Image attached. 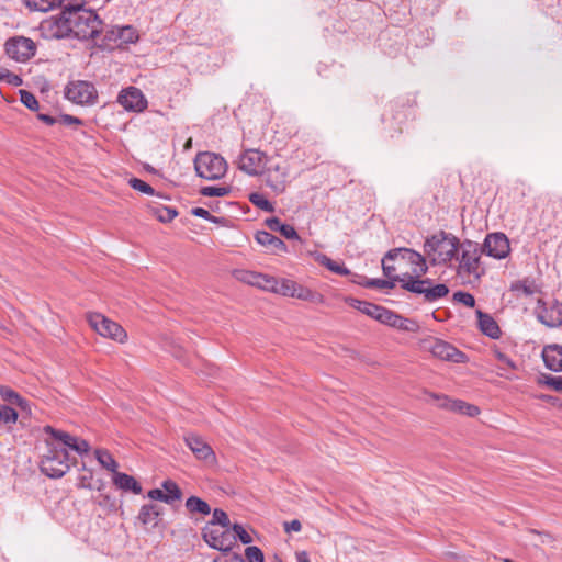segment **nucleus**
Wrapping results in <instances>:
<instances>
[{"mask_svg":"<svg viewBox=\"0 0 562 562\" xmlns=\"http://www.w3.org/2000/svg\"><path fill=\"white\" fill-rule=\"evenodd\" d=\"M60 12L52 15L41 23V30L47 37L89 40L102 32V21L98 14L83 8L82 4L66 3L59 0Z\"/></svg>","mask_w":562,"mask_h":562,"instance_id":"nucleus-1","label":"nucleus"},{"mask_svg":"<svg viewBox=\"0 0 562 562\" xmlns=\"http://www.w3.org/2000/svg\"><path fill=\"white\" fill-rule=\"evenodd\" d=\"M460 244L454 235L440 231L426 239L424 251L432 265L447 263L456 257Z\"/></svg>","mask_w":562,"mask_h":562,"instance_id":"nucleus-2","label":"nucleus"},{"mask_svg":"<svg viewBox=\"0 0 562 562\" xmlns=\"http://www.w3.org/2000/svg\"><path fill=\"white\" fill-rule=\"evenodd\" d=\"M400 283L404 290L423 295L424 301L428 303H434L449 294V288L446 284H435L429 278H401Z\"/></svg>","mask_w":562,"mask_h":562,"instance_id":"nucleus-3","label":"nucleus"},{"mask_svg":"<svg viewBox=\"0 0 562 562\" xmlns=\"http://www.w3.org/2000/svg\"><path fill=\"white\" fill-rule=\"evenodd\" d=\"M47 447V452L41 460V471L48 477L59 479L70 469L69 454L65 448H58L48 441Z\"/></svg>","mask_w":562,"mask_h":562,"instance_id":"nucleus-4","label":"nucleus"},{"mask_svg":"<svg viewBox=\"0 0 562 562\" xmlns=\"http://www.w3.org/2000/svg\"><path fill=\"white\" fill-rule=\"evenodd\" d=\"M459 247L461 248L459 273L479 280L484 273V269L480 266L481 254L484 252L482 247L468 239L462 241Z\"/></svg>","mask_w":562,"mask_h":562,"instance_id":"nucleus-5","label":"nucleus"},{"mask_svg":"<svg viewBox=\"0 0 562 562\" xmlns=\"http://www.w3.org/2000/svg\"><path fill=\"white\" fill-rule=\"evenodd\" d=\"M196 175L206 180H216L226 173L227 164L225 159L214 153H201L194 159Z\"/></svg>","mask_w":562,"mask_h":562,"instance_id":"nucleus-6","label":"nucleus"},{"mask_svg":"<svg viewBox=\"0 0 562 562\" xmlns=\"http://www.w3.org/2000/svg\"><path fill=\"white\" fill-rule=\"evenodd\" d=\"M88 322L100 336L111 338L121 344L127 339V334L120 324L106 318L100 313L88 314Z\"/></svg>","mask_w":562,"mask_h":562,"instance_id":"nucleus-7","label":"nucleus"},{"mask_svg":"<svg viewBox=\"0 0 562 562\" xmlns=\"http://www.w3.org/2000/svg\"><path fill=\"white\" fill-rule=\"evenodd\" d=\"M5 53L19 63H25L36 54V44L25 36L10 37L4 44Z\"/></svg>","mask_w":562,"mask_h":562,"instance_id":"nucleus-8","label":"nucleus"},{"mask_svg":"<svg viewBox=\"0 0 562 562\" xmlns=\"http://www.w3.org/2000/svg\"><path fill=\"white\" fill-rule=\"evenodd\" d=\"M65 97L77 104H92L97 100V90L89 81H70L65 88Z\"/></svg>","mask_w":562,"mask_h":562,"instance_id":"nucleus-9","label":"nucleus"},{"mask_svg":"<svg viewBox=\"0 0 562 562\" xmlns=\"http://www.w3.org/2000/svg\"><path fill=\"white\" fill-rule=\"evenodd\" d=\"M204 541L213 549L223 552H228L236 543V536H233L231 527L223 528H211L205 526L202 530Z\"/></svg>","mask_w":562,"mask_h":562,"instance_id":"nucleus-10","label":"nucleus"},{"mask_svg":"<svg viewBox=\"0 0 562 562\" xmlns=\"http://www.w3.org/2000/svg\"><path fill=\"white\" fill-rule=\"evenodd\" d=\"M43 431L49 435L53 439L59 441L66 449L69 448L76 451L78 454L88 453L90 450V445L87 440L75 437L66 431L55 429L54 427L46 425L43 428Z\"/></svg>","mask_w":562,"mask_h":562,"instance_id":"nucleus-11","label":"nucleus"},{"mask_svg":"<svg viewBox=\"0 0 562 562\" xmlns=\"http://www.w3.org/2000/svg\"><path fill=\"white\" fill-rule=\"evenodd\" d=\"M482 249L490 257L504 259L510 251L509 240L504 233L487 234Z\"/></svg>","mask_w":562,"mask_h":562,"instance_id":"nucleus-12","label":"nucleus"},{"mask_svg":"<svg viewBox=\"0 0 562 562\" xmlns=\"http://www.w3.org/2000/svg\"><path fill=\"white\" fill-rule=\"evenodd\" d=\"M184 442L198 460H201L206 464H215V452L202 437L196 434L189 432L184 436Z\"/></svg>","mask_w":562,"mask_h":562,"instance_id":"nucleus-13","label":"nucleus"},{"mask_svg":"<svg viewBox=\"0 0 562 562\" xmlns=\"http://www.w3.org/2000/svg\"><path fill=\"white\" fill-rule=\"evenodd\" d=\"M117 103L130 112H143L147 108V99L136 87H127L117 95Z\"/></svg>","mask_w":562,"mask_h":562,"instance_id":"nucleus-14","label":"nucleus"},{"mask_svg":"<svg viewBox=\"0 0 562 562\" xmlns=\"http://www.w3.org/2000/svg\"><path fill=\"white\" fill-rule=\"evenodd\" d=\"M266 154L258 149H247L239 155L238 168L249 176H257L266 165Z\"/></svg>","mask_w":562,"mask_h":562,"instance_id":"nucleus-15","label":"nucleus"},{"mask_svg":"<svg viewBox=\"0 0 562 562\" xmlns=\"http://www.w3.org/2000/svg\"><path fill=\"white\" fill-rule=\"evenodd\" d=\"M266 184L276 193L280 194L285 191L288 183V168L280 164L270 162L265 170Z\"/></svg>","mask_w":562,"mask_h":562,"instance_id":"nucleus-16","label":"nucleus"},{"mask_svg":"<svg viewBox=\"0 0 562 562\" xmlns=\"http://www.w3.org/2000/svg\"><path fill=\"white\" fill-rule=\"evenodd\" d=\"M428 349L434 357L445 361L460 363L463 362L465 358L462 351L457 349L453 345L441 339H431L429 341Z\"/></svg>","mask_w":562,"mask_h":562,"instance_id":"nucleus-17","label":"nucleus"},{"mask_svg":"<svg viewBox=\"0 0 562 562\" xmlns=\"http://www.w3.org/2000/svg\"><path fill=\"white\" fill-rule=\"evenodd\" d=\"M542 359L546 367L553 372H562V346L547 345L542 349Z\"/></svg>","mask_w":562,"mask_h":562,"instance_id":"nucleus-18","label":"nucleus"},{"mask_svg":"<svg viewBox=\"0 0 562 562\" xmlns=\"http://www.w3.org/2000/svg\"><path fill=\"white\" fill-rule=\"evenodd\" d=\"M255 239L258 244L267 247L271 251L279 254L286 251V245L279 237L272 235L266 231H258L255 235Z\"/></svg>","mask_w":562,"mask_h":562,"instance_id":"nucleus-19","label":"nucleus"},{"mask_svg":"<svg viewBox=\"0 0 562 562\" xmlns=\"http://www.w3.org/2000/svg\"><path fill=\"white\" fill-rule=\"evenodd\" d=\"M479 327L481 331L492 339H497L501 336V328L495 319L482 311H476Z\"/></svg>","mask_w":562,"mask_h":562,"instance_id":"nucleus-20","label":"nucleus"},{"mask_svg":"<svg viewBox=\"0 0 562 562\" xmlns=\"http://www.w3.org/2000/svg\"><path fill=\"white\" fill-rule=\"evenodd\" d=\"M113 483L117 488L124 492H132L136 495L142 493L140 484L132 475L126 473L115 472Z\"/></svg>","mask_w":562,"mask_h":562,"instance_id":"nucleus-21","label":"nucleus"},{"mask_svg":"<svg viewBox=\"0 0 562 562\" xmlns=\"http://www.w3.org/2000/svg\"><path fill=\"white\" fill-rule=\"evenodd\" d=\"M266 226L272 231L280 233L286 239H300V236L292 225L284 224L279 217H269L265 221Z\"/></svg>","mask_w":562,"mask_h":562,"instance_id":"nucleus-22","label":"nucleus"},{"mask_svg":"<svg viewBox=\"0 0 562 562\" xmlns=\"http://www.w3.org/2000/svg\"><path fill=\"white\" fill-rule=\"evenodd\" d=\"M161 513V508L158 505L145 504L139 509L138 519L145 526L150 525L156 527Z\"/></svg>","mask_w":562,"mask_h":562,"instance_id":"nucleus-23","label":"nucleus"},{"mask_svg":"<svg viewBox=\"0 0 562 562\" xmlns=\"http://www.w3.org/2000/svg\"><path fill=\"white\" fill-rule=\"evenodd\" d=\"M402 259L409 263L413 259L422 260V254L411 248H394L385 254V259Z\"/></svg>","mask_w":562,"mask_h":562,"instance_id":"nucleus-24","label":"nucleus"},{"mask_svg":"<svg viewBox=\"0 0 562 562\" xmlns=\"http://www.w3.org/2000/svg\"><path fill=\"white\" fill-rule=\"evenodd\" d=\"M402 259L409 263L413 259L422 260V254L411 248H394L385 254V259Z\"/></svg>","mask_w":562,"mask_h":562,"instance_id":"nucleus-25","label":"nucleus"},{"mask_svg":"<svg viewBox=\"0 0 562 562\" xmlns=\"http://www.w3.org/2000/svg\"><path fill=\"white\" fill-rule=\"evenodd\" d=\"M186 508L190 514H201L204 516L211 514L210 505L198 496H190L186 501Z\"/></svg>","mask_w":562,"mask_h":562,"instance_id":"nucleus-26","label":"nucleus"},{"mask_svg":"<svg viewBox=\"0 0 562 562\" xmlns=\"http://www.w3.org/2000/svg\"><path fill=\"white\" fill-rule=\"evenodd\" d=\"M350 305L360 311L361 313L370 316L371 318L373 319H376V314L379 313L380 311V305H376L374 303H370V302H366V301H360V300H357V299H351L350 300Z\"/></svg>","mask_w":562,"mask_h":562,"instance_id":"nucleus-27","label":"nucleus"},{"mask_svg":"<svg viewBox=\"0 0 562 562\" xmlns=\"http://www.w3.org/2000/svg\"><path fill=\"white\" fill-rule=\"evenodd\" d=\"M392 327L407 333H417L420 328L416 321L403 317L398 314L395 315Z\"/></svg>","mask_w":562,"mask_h":562,"instance_id":"nucleus-28","label":"nucleus"},{"mask_svg":"<svg viewBox=\"0 0 562 562\" xmlns=\"http://www.w3.org/2000/svg\"><path fill=\"white\" fill-rule=\"evenodd\" d=\"M115 32L119 33V46L124 44H132L138 40L137 31L131 25L119 26V30Z\"/></svg>","mask_w":562,"mask_h":562,"instance_id":"nucleus-29","label":"nucleus"},{"mask_svg":"<svg viewBox=\"0 0 562 562\" xmlns=\"http://www.w3.org/2000/svg\"><path fill=\"white\" fill-rule=\"evenodd\" d=\"M411 265V272L404 273L403 278H422L425 276L428 271V266L426 263L425 257L422 255V260L413 259L409 261Z\"/></svg>","mask_w":562,"mask_h":562,"instance_id":"nucleus-30","label":"nucleus"},{"mask_svg":"<svg viewBox=\"0 0 562 562\" xmlns=\"http://www.w3.org/2000/svg\"><path fill=\"white\" fill-rule=\"evenodd\" d=\"M95 458L99 461V463L106 470H110L113 473L117 472V462L114 460V458L108 450L97 449Z\"/></svg>","mask_w":562,"mask_h":562,"instance_id":"nucleus-31","label":"nucleus"},{"mask_svg":"<svg viewBox=\"0 0 562 562\" xmlns=\"http://www.w3.org/2000/svg\"><path fill=\"white\" fill-rule=\"evenodd\" d=\"M165 495L167 496L168 504H171L173 501H179L182 497V492L178 484L171 480H166L161 484Z\"/></svg>","mask_w":562,"mask_h":562,"instance_id":"nucleus-32","label":"nucleus"},{"mask_svg":"<svg viewBox=\"0 0 562 562\" xmlns=\"http://www.w3.org/2000/svg\"><path fill=\"white\" fill-rule=\"evenodd\" d=\"M221 526L222 528L231 527V521L226 512L221 508H215L212 513V519L205 525L211 526V528H216V526Z\"/></svg>","mask_w":562,"mask_h":562,"instance_id":"nucleus-33","label":"nucleus"},{"mask_svg":"<svg viewBox=\"0 0 562 562\" xmlns=\"http://www.w3.org/2000/svg\"><path fill=\"white\" fill-rule=\"evenodd\" d=\"M151 211L161 223H170L178 215L177 210L170 206H157L153 207Z\"/></svg>","mask_w":562,"mask_h":562,"instance_id":"nucleus-34","label":"nucleus"},{"mask_svg":"<svg viewBox=\"0 0 562 562\" xmlns=\"http://www.w3.org/2000/svg\"><path fill=\"white\" fill-rule=\"evenodd\" d=\"M402 276H394L393 279H370L364 285L371 289H393L396 282H400Z\"/></svg>","mask_w":562,"mask_h":562,"instance_id":"nucleus-35","label":"nucleus"},{"mask_svg":"<svg viewBox=\"0 0 562 562\" xmlns=\"http://www.w3.org/2000/svg\"><path fill=\"white\" fill-rule=\"evenodd\" d=\"M296 285L297 284L294 281L288 279H282L280 281L276 280L272 292L292 297L293 292L296 290Z\"/></svg>","mask_w":562,"mask_h":562,"instance_id":"nucleus-36","label":"nucleus"},{"mask_svg":"<svg viewBox=\"0 0 562 562\" xmlns=\"http://www.w3.org/2000/svg\"><path fill=\"white\" fill-rule=\"evenodd\" d=\"M452 405H453L452 412H456V413H459V414H462L465 416L474 417V416L479 415V413H480V408L477 406L469 404L461 400H456V403Z\"/></svg>","mask_w":562,"mask_h":562,"instance_id":"nucleus-37","label":"nucleus"},{"mask_svg":"<svg viewBox=\"0 0 562 562\" xmlns=\"http://www.w3.org/2000/svg\"><path fill=\"white\" fill-rule=\"evenodd\" d=\"M128 184L134 189V190H137L144 194H148V195H155L156 194V191L155 189L149 186L147 182L143 181L142 179H138V178H131L128 180ZM158 196L160 198H164V199H167L165 195L160 194V193H157Z\"/></svg>","mask_w":562,"mask_h":562,"instance_id":"nucleus-38","label":"nucleus"},{"mask_svg":"<svg viewBox=\"0 0 562 562\" xmlns=\"http://www.w3.org/2000/svg\"><path fill=\"white\" fill-rule=\"evenodd\" d=\"M249 201L257 206L258 209L266 211V212H273L274 206L273 204L265 198L263 194L258 192H252L249 194Z\"/></svg>","mask_w":562,"mask_h":562,"instance_id":"nucleus-39","label":"nucleus"},{"mask_svg":"<svg viewBox=\"0 0 562 562\" xmlns=\"http://www.w3.org/2000/svg\"><path fill=\"white\" fill-rule=\"evenodd\" d=\"M319 262L325 266L328 270H330L331 272H335L339 276H348L349 274V270L348 268H346L344 265H340L336 261H334L333 259H330L329 257L323 255L319 259Z\"/></svg>","mask_w":562,"mask_h":562,"instance_id":"nucleus-40","label":"nucleus"},{"mask_svg":"<svg viewBox=\"0 0 562 562\" xmlns=\"http://www.w3.org/2000/svg\"><path fill=\"white\" fill-rule=\"evenodd\" d=\"M231 188L229 187H214V186H207L202 187L200 189V193L203 196H225L229 194Z\"/></svg>","mask_w":562,"mask_h":562,"instance_id":"nucleus-41","label":"nucleus"},{"mask_svg":"<svg viewBox=\"0 0 562 562\" xmlns=\"http://www.w3.org/2000/svg\"><path fill=\"white\" fill-rule=\"evenodd\" d=\"M21 102L31 111H37L40 105L35 95L27 90H20Z\"/></svg>","mask_w":562,"mask_h":562,"instance_id":"nucleus-42","label":"nucleus"},{"mask_svg":"<svg viewBox=\"0 0 562 562\" xmlns=\"http://www.w3.org/2000/svg\"><path fill=\"white\" fill-rule=\"evenodd\" d=\"M18 420V413L10 406L0 405V422L3 424H14Z\"/></svg>","mask_w":562,"mask_h":562,"instance_id":"nucleus-43","label":"nucleus"},{"mask_svg":"<svg viewBox=\"0 0 562 562\" xmlns=\"http://www.w3.org/2000/svg\"><path fill=\"white\" fill-rule=\"evenodd\" d=\"M233 536H236V540L239 539L243 544H249L252 542L251 536L239 524H234L231 528Z\"/></svg>","mask_w":562,"mask_h":562,"instance_id":"nucleus-44","label":"nucleus"},{"mask_svg":"<svg viewBox=\"0 0 562 562\" xmlns=\"http://www.w3.org/2000/svg\"><path fill=\"white\" fill-rule=\"evenodd\" d=\"M119 30V26H112L108 30L103 37V46L112 48L113 46H119V33L115 32Z\"/></svg>","mask_w":562,"mask_h":562,"instance_id":"nucleus-45","label":"nucleus"},{"mask_svg":"<svg viewBox=\"0 0 562 562\" xmlns=\"http://www.w3.org/2000/svg\"><path fill=\"white\" fill-rule=\"evenodd\" d=\"M0 395L3 401L14 405L20 401L21 395L9 386H0Z\"/></svg>","mask_w":562,"mask_h":562,"instance_id":"nucleus-46","label":"nucleus"},{"mask_svg":"<svg viewBox=\"0 0 562 562\" xmlns=\"http://www.w3.org/2000/svg\"><path fill=\"white\" fill-rule=\"evenodd\" d=\"M245 555L249 562H265L263 552L256 546L247 547Z\"/></svg>","mask_w":562,"mask_h":562,"instance_id":"nucleus-47","label":"nucleus"},{"mask_svg":"<svg viewBox=\"0 0 562 562\" xmlns=\"http://www.w3.org/2000/svg\"><path fill=\"white\" fill-rule=\"evenodd\" d=\"M376 315H378L376 321H379L380 323H382L384 325L392 327V324H393L396 313L381 306L380 311Z\"/></svg>","mask_w":562,"mask_h":562,"instance_id":"nucleus-48","label":"nucleus"},{"mask_svg":"<svg viewBox=\"0 0 562 562\" xmlns=\"http://www.w3.org/2000/svg\"><path fill=\"white\" fill-rule=\"evenodd\" d=\"M24 2L29 8L44 12L48 11L54 5L49 0H24Z\"/></svg>","mask_w":562,"mask_h":562,"instance_id":"nucleus-49","label":"nucleus"},{"mask_svg":"<svg viewBox=\"0 0 562 562\" xmlns=\"http://www.w3.org/2000/svg\"><path fill=\"white\" fill-rule=\"evenodd\" d=\"M453 300L456 302L462 303L468 307H473L475 305V299L472 294L468 292L458 291L453 294Z\"/></svg>","mask_w":562,"mask_h":562,"instance_id":"nucleus-50","label":"nucleus"},{"mask_svg":"<svg viewBox=\"0 0 562 562\" xmlns=\"http://www.w3.org/2000/svg\"><path fill=\"white\" fill-rule=\"evenodd\" d=\"M191 214L194 216L207 220L212 223H220L223 221V218L213 216L206 209H203V207H193L191 210Z\"/></svg>","mask_w":562,"mask_h":562,"instance_id":"nucleus-51","label":"nucleus"},{"mask_svg":"<svg viewBox=\"0 0 562 562\" xmlns=\"http://www.w3.org/2000/svg\"><path fill=\"white\" fill-rule=\"evenodd\" d=\"M543 383L553 390L562 393V376L560 375H543Z\"/></svg>","mask_w":562,"mask_h":562,"instance_id":"nucleus-52","label":"nucleus"},{"mask_svg":"<svg viewBox=\"0 0 562 562\" xmlns=\"http://www.w3.org/2000/svg\"><path fill=\"white\" fill-rule=\"evenodd\" d=\"M240 273L241 276L238 278L254 286H257V284H259V279H262V273H256L250 271H243Z\"/></svg>","mask_w":562,"mask_h":562,"instance_id":"nucleus-53","label":"nucleus"},{"mask_svg":"<svg viewBox=\"0 0 562 562\" xmlns=\"http://www.w3.org/2000/svg\"><path fill=\"white\" fill-rule=\"evenodd\" d=\"M432 397L437 401V406L443 409H448L452 412L456 400L450 398L447 395H432Z\"/></svg>","mask_w":562,"mask_h":562,"instance_id":"nucleus-54","label":"nucleus"},{"mask_svg":"<svg viewBox=\"0 0 562 562\" xmlns=\"http://www.w3.org/2000/svg\"><path fill=\"white\" fill-rule=\"evenodd\" d=\"M276 280L277 279H274L273 277L262 274V279H259V284H257V288L272 292V289L276 284Z\"/></svg>","mask_w":562,"mask_h":562,"instance_id":"nucleus-55","label":"nucleus"},{"mask_svg":"<svg viewBox=\"0 0 562 562\" xmlns=\"http://www.w3.org/2000/svg\"><path fill=\"white\" fill-rule=\"evenodd\" d=\"M4 81L13 87H20L23 83V80L19 75L10 72L8 69L4 74Z\"/></svg>","mask_w":562,"mask_h":562,"instance_id":"nucleus-56","label":"nucleus"},{"mask_svg":"<svg viewBox=\"0 0 562 562\" xmlns=\"http://www.w3.org/2000/svg\"><path fill=\"white\" fill-rule=\"evenodd\" d=\"M57 123H60L63 125H72V124H81L82 121L76 116L69 115V114H61L57 117Z\"/></svg>","mask_w":562,"mask_h":562,"instance_id":"nucleus-57","label":"nucleus"},{"mask_svg":"<svg viewBox=\"0 0 562 562\" xmlns=\"http://www.w3.org/2000/svg\"><path fill=\"white\" fill-rule=\"evenodd\" d=\"M147 495L151 499L160 501L168 504L167 496L165 495V492L160 488L150 490Z\"/></svg>","mask_w":562,"mask_h":562,"instance_id":"nucleus-58","label":"nucleus"},{"mask_svg":"<svg viewBox=\"0 0 562 562\" xmlns=\"http://www.w3.org/2000/svg\"><path fill=\"white\" fill-rule=\"evenodd\" d=\"M283 528H284L285 532H291V531L299 532L302 529V524L300 520L294 519L292 521H285L283 524Z\"/></svg>","mask_w":562,"mask_h":562,"instance_id":"nucleus-59","label":"nucleus"},{"mask_svg":"<svg viewBox=\"0 0 562 562\" xmlns=\"http://www.w3.org/2000/svg\"><path fill=\"white\" fill-rule=\"evenodd\" d=\"M292 297L310 300L312 297V292L308 289L296 285V290L293 292Z\"/></svg>","mask_w":562,"mask_h":562,"instance_id":"nucleus-60","label":"nucleus"},{"mask_svg":"<svg viewBox=\"0 0 562 562\" xmlns=\"http://www.w3.org/2000/svg\"><path fill=\"white\" fill-rule=\"evenodd\" d=\"M387 260L389 259H385V257L382 259V270L386 278L393 279L395 276L394 272H395L396 268L393 265H389L386 262Z\"/></svg>","mask_w":562,"mask_h":562,"instance_id":"nucleus-61","label":"nucleus"},{"mask_svg":"<svg viewBox=\"0 0 562 562\" xmlns=\"http://www.w3.org/2000/svg\"><path fill=\"white\" fill-rule=\"evenodd\" d=\"M539 321L542 324H544V325H547L548 327H551V328L558 327V326L562 325V319L560 317H557V318L550 317V319H547L546 316L540 315L539 316Z\"/></svg>","mask_w":562,"mask_h":562,"instance_id":"nucleus-62","label":"nucleus"},{"mask_svg":"<svg viewBox=\"0 0 562 562\" xmlns=\"http://www.w3.org/2000/svg\"><path fill=\"white\" fill-rule=\"evenodd\" d=\"M496 358L513 370L517 368L515 362L503 352H496Z\"/></svg>","mask_w":562,"mask_h":562,"instance_id":"nucleus-63","label":"nucleus"},{"mask_svg":"<svg viewBox=\"0 0 562 562\" xmlns=\"http://www.w3.org/2000/svg\"><path fill=\"white\" fill-rule=\"evenodd\" d=\"M18 407L21 408V411L25 412L27 415H31V405H30V402L24 398V397H20V401L15 404Z\"/></svg>","mask_w":562,"mask_h":562,"instance_id":"nucleus-64","label":"nucleus"}]
</instances>
